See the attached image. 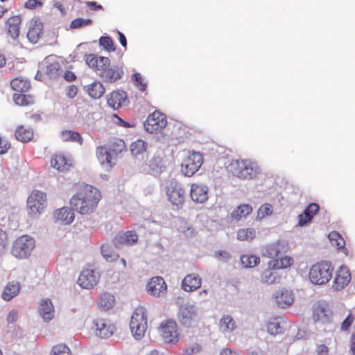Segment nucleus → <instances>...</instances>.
<instances>
[{"mask_svg": "<svg viewBox=\"0 0 355 355\" xmlns=\"http://www.w3.org/2000/svg\"><path fill=\"white\" fill-rule=\"evenodd\" d=\"M102 198L99 189L91 185H80L76 194L70 199L71 209L81 215H90L94 213Z\"/></svg>", "mask_w": 355, "mask_h": 355, "instance_id": "f257e3e1", "label": "nucleus"}, {"mask_svg": "<svg viewBox=\"0 0 355 355\" xmlns=\"http://www.w3.org/2000/svg\"><path fill=\"white\" fill-rule=\"evenodd\" d=\"M293 263V258L288 256L283 257L280 259L270 260L268 263V269L265 270L261 275V282L268 284L279 282L281 276L275 270L287 268Z\"/></svg>", "mask_w": 355, "mask_h": 355, "instance_id": "f03ea898", "label": "nucleus"}, {"mask_svg": "<svg viewBox=\"0 0 355 355\" xmlns=\"http://www.w3.org/2000/svg\"><path fill=\"white\" fill-rule=\"evenodd\" d=\"M229 171L240 179L250 180L258 173V166L251 160L238 159L231 162Z\"/></svg>", "mask_w": 355, "mask_h": 355, "instance_id": "7ed1b4c3", "label": "nucleus"}, {"mask_svg": "<svg viewBox=\"0 0 355 355\" xmlns=\"http://www.w3.org/2000/svg\"><path fill=\"white\" fill-rule=\"evenodd\" d=\"M334 267L331 262L323 261L313 265L309 270L310 281L317 285L327 284L332 277Z\"/></svg>", "mask_w": 355, "mask_h": 355, "instance_id": "20e7f679", "label": "nucleus"}, {"mask_svg": "<svg viewBox=\"0 0 355 355\" xmlns=\"http://www.w3.org/2000/svg\"><path fill=\"white\" fill-rule=\"evenodd\" d=\"M147 313L144 307L139 306L135 309L130 322V328L132 336L137 340H140L144 336L147 330Z\"/></svg>", "mask_w": 355, "mask_h": 355, "instance_id": "39448f33", "label": "nucleus"}, {"mask_svg": "<svg viewBox=\"0 0 355 355\" xmlns=\"http://www.w3.org/2000/svg\"><path fill=\"white\" fill-rule=\"evenodd\" d=\"M35 245L33 238L28 235H22L17 238L13 243L11 253L18 259L28 258Z\"/></svg>", "mask_w": 355, "mask_h": 355, "instance_id": "423d86ee", "label": "nucleus"}, {"mask_svg": "<svg viewBox=\"0 0 355 355\" xmlns=\"http://www.w3.org/2000/svg\"><path fill=\"white\" fill-rule=\"evenodd\" d=\"M46 204V193L33 190L27 199L28 214L31 217H37L44 211Z\"/></svg>", "mask_w": 355, "mask_h": 355, "instance_id": "0eeeda50", "label": "nucleus"}, {"mask_svg": "<svg viewBox=\"0 0 355 355\" xmlns=\"http://www.w3.org/2000/svg\"><path fill=\"white\" fill-rule=\"evenodd\" d=\"M203 162L202 155L196 152H189L181 164V171L187 177L194 175Z\"/></svg>", "mask_w": 355, "mask_h": 355, "instance_id": "6e6552de", "label": "nucleus"}, {"mask_svg": "<svg viewBox=\"0 0 355 355\" xmlns=\"http://www.w3.org/2000/svg\"><path fill=\"white\" fill-rule=\"evenodd\" d=\"M166 125L167 119L166 115L159 110H155L150 114L144 122L146 130L151 134L161 132Z\"/></svg>", "mask_w": 355, "mask_h": 355, "instance_id": "1a4fd4ad", "label": "nucleus"}, {"mask_svg": "<svg viewBox=\"0 0 355 355\" xmlns=\"http://www.w3.org/2000/svg\"><path fill=\"white\" fill-rule=\"evenodd\" d=\"M166 193L168 201L177 209L182 207L185 200V192L182 186L177 182H171L166 187Z\"/></svg>", "mask_w": 355, "mask_h": 355, "instance_id": "9d476101", "label": "nucleus"}, {"mask_svg": "<svg viewBox=\"0 0 355 355\" xmlns=\"http://www.w3.org/2000/svg\"><path fill=\"white\" fill-rule=\"evenodd\" d=\"M159 331L165 343H178L179 333L177 323L174 320H166L162 322L159 327Z\"/></svg>", "mask_w": 355, "mask_h": 355, "instance_id": "9b49d317", "label": "nucleus"}, {"mask_svg": "<svg viewBox=\"0 0 355 355\" xmlns=\"http://www.w3.org/2000/svg\"><path fill=\"white\" fill-rule=\"evenodd\" d=\"M96 156L101 166L105 171H110L116 164V159L112 156L105 146H99L96 149Z\"/></svg>", "mask_w": 355, "mask_h": 355, "instance_id": "f8f14e48", "label": "nucleus"}, {"mask_svg": "<svg viewBox=\"0 0 355 355\" xmlns=\"http://www.w3.org/2000/svg\"><path fill=\"white\" fill-rule=\"evenodd\" d=\"M146 291L152 296L160 297L166 293L167 285L162 277H153L148 281Z\"/></svg>", "mask_w": 355, "mask_h": 355, "instance_id": "ddd939ff", "label": "nucleus"}, {"mask_svg": "<svg viewBox=\"0 0 355 355\" xmlns=\"http://www.w3.org/2000/svg\"><path fill=\"white\" fill-rule=\"evenodd\" d=\"M99 274L92 269H84L78 279L80 287L86 289L94 288L99 280Z\"/></svg>", "mask_w": 355, "mask_h": 355, "instance_id": "4468645a", "label": "nucleus"}, {"mask_svg": "<svg viewBox=\"0 0 355 355\" xmlns=\"http://www.w3.org/2000/svg\"><path fill=\"white\" fill-rule=\"evenodd\" d=\"M351 274L345 266H341L336 272L332 287L334 290L340 291L347 286L350 282Z\"/></svg>", "mask_w": 355, "mask_h": 355, "instance_id": "2eb2a0df", "label": "nucleus"}, {"mask_svg": "<svg viewBox=\"0 0 355 355\" xmlns=\"http://www.w3.org/2000/svg\"><path fill=\"white\" fill-rule=\"evenodd\" d=\"M209 189L202 183H193L190 188L191 200L196 203H203L208 199Z\"/></svg>", "mask_w": 355, "mask_h": 355, "instance_id": "dca6fc26", "label": "nucleus"}, {"mask_svg": "<svg viewBox=\"0 0 355 355\" xmlns=\"http://www.w3.org/2000/svg\"><path fill=\"white\" fill-rule=\"evenodd\" d=\"M87 64L92 69L103 72L110 65V59L104 56H97L94 54L86 55L85 58Z\"/></svg>", "mask_w": 355, "mask_h": 355, "instance_id": "f3484780", "label": "nucleus"}, {"mask_svg": "<svg viewBox=\"0 0 355 355\" xmlns=\"http://www.w3.org/2000/svg\"><path fill=\"white\" fill-rule=\"evenodd\" d=\"M43 23L39 18L31 19L27 33V37L32 43H37L44 34Z\"/></svg>", "mask_w": 355, "mask_h": 355, "instance_id": "a211bd4d", "label": "nucleus"}, {"mask_svg": "<svg viewBox=\"0 0 355 355\" xmlns=\"http://www.w3.org/2000/svg\"><path fill=\"white\" fill-rule=\"evenodd\" d=\"M101 78L107 83H115L122 78L123 70L122 66L113 65L105 68L103 72H100Z\"/></svg>", "mask_w": 355, "mask_h": 355, "instance_id": "6ab92c4d", "label": "nucleus"}, {"mask_svg": "<svg viewBox=\"0 0 355 355\" xmlns=\"http://www.w3.org/2000/svg\"><path fill=\"white\" fill-rule=\"evenodd\" d=\"M138 236L135 231L129 230L119 233L113 239V243L116 248L123 245H132L137 242Z\"/></svg>", "mask_w": 355, "mask_h": 355, "instance_id": "aec40b11", "label": "nucleus"}, {"mask_svg": "<svg viewBox=\"0 0 355 355\" xmlns=\"http://www.w3.org/2000/svg\"><path fill=\"white\" fill-rule=\"evenodd\" d=\"M51 165L60 172H67L72 167V161L62 154H55L51 159Z\"/></svg>", "mask_w": 355, "mask_h": 355, "instance_id": "412c9836", "label": "nucleus"}, {"mask_svg": "<svg viewBox=\"0 0 355 355\" xmlns=\"http://www.w3.org/2000/svg\"><path fill=\"white\" fill-rule=\"evenodd\" d=\"M202 280L198 274L191 273L186 275L181 283L182 288L187 292H192L201 286Z\"/></svg>", "mask_w": 355, "mask_h": 355, "instance_id": "4be33fe9", "label": "nucleus"}, {"mask_svg": "<svg viewBox=\"0 0 355 355\" xmlns=\"http://www.w3.org/2000/svg\"><path fill=\"white\" fill-rule=\"evenodd\" d=\"M96 334L101 338H107L112 335L114 326L109 324L103 318H96L94 320Z\"/></svg>", "mask_w": 355, "mask_h": 355, "instance_id": "5701e85b", "label": "nucleus"}, {"mask_svg": "<svg viewBox=\"0 0 355 355\" xmlns=\"http://www.w3.org/2000/svg\"><path fill=\"white\" fill-rule=\"evenodd\" d=\"M319 209L320 207L318 204L314 202L309 204L304 212L298 216V225L304 226L311 223L314 215L319 211Z\"/></svg>", "mask_w": 355, "mask_h": 355, "instance_id": "b1692460", "label": "nucleus"}, {"mask_svg": "<svg viewBox=\"0 0 355 355\" xmlns=\"http://www.w3.org/2000/svg\"><path fill=\"white\" fill-rule=\"evenodd\" d=\"M127 99V94L123 91H114L107 96V102L114 110L119 109Z\"/></svg>", "mask_w": 355, "mask_h": 355, "instance_id": "393cba45", "label": "nucleus"}, {"mask_svg": "<svg viewBox=\"0 0 355 355\" xmlns=\"http://www.w3.org/2000/svg\"><path fill=\"white\" fill-rule=\"evenodd\" d=\"M180 321L186 326H189L196 317L195 307L191 305L182 306L180 309Z\"/></svg>", "mask_w": 355, "mask_h": 355, "instance_id": "a878e982", "label": "nucleus"}, {"mask_svg": "<svg viewBox=\"0 0 355 355\" xmlns=\"http://www.w3.org/2000/svg\"><path fill=\"white\" fill-rule=\"evenodd\" d=\"M71 207H62L56 210L55 217L57 220H60L62 223L69 225L74 220L75 215Z\"/></svg>", "mask_w": 355, "mask_h": 355, "instance_id": "bb28decb", "label": "nucleus"}, {"mask_svg": "<svg viewBox=\"0 0 355 355\" xmlns=\"http://www.w3.org/2000/svg\"><path fill=\"white\" fill-rule=\"evenodd\" d=\"M15 137L17 140L23 143H27L33 139L34 130L32 128L23 125H19L15 132Z\"/></svg>", "mask_w": 355, "mask_h": 355, "instance_id": "cd10ccee", "label": "nucleus"}, {"mask_svg": "<svg viewBox=\"0 0 355 355\" xmlns=\"http://www.w3.org/2000/svg\"><path fill=\"white\" fill-rule=\"evenodd\" d=\"M39 312L44 320L49 321L54 316V307L49 299L42 300L40 304Z\"/></svg>", "mask_w": 355, "mask_h": 355, "instance_id": "c85d7f7f", "label": "nucleus"}, {"mask_svg": "<svg viewBox=\"0 0 355 355\" xmlns=\"http://www.w3.org/2000/svg\"><path fill=\"white\" fill-rule=\"evenodd\" d=\"M21 22V19L19 15L12 16L8 19L6 21L8 33L12 38L16 39L18 37Z\"/></svg>", "mask_w": 355, "mask_h": 355, "instance_id": "c756f323", "label": "nucleus"}, {"mask_svg": "<svg viewBox=\"0 0 355 355\" xmlns=\"http://www.w3.org/2000/svg\"><path fill=\"white\" fill-rule=\"evenodd\" d=\"M275 300L279 306L282 308L289 306L294 301L293 293L287 290L278 291L275 295Z\"/></svg>", "mask_w": 355, "mask_h": 355, "instance_id": "7c9ffc66", "label": "nucleus"}, {"mask_svg": "<svg viewBox=\"0 0 355 355\" xmlns=\"http://www.w3.org/2000/svg\"><path fill=\"white\" fill-rule=\"evenodd\" d=\"M125 147V144L123 139L114 138L109 142L107 148L112 153V156H114L117 159L119 155L126 150Z\"/></svg>", "mask_w": 355, "mask_h": 355, "instance_id": "2f4dec72", "label": "nucleus"}, {"mask_svg": "<svg viewBox=\"0 0 355 355\" xmlns=\"http://www.w3.org/2000/svg\"><path fill=\"white\" fill-rule=\"evenodd\" d=\"M115 304L114 296L109 293L105 292L101 294L98 302V308L102 311H108L114 307Z\"/></svg>", "mask_w": 355, "mask_h": 355, "instance_id": "473e14b6", "label": "nucleus"}, {"mask_svg": "<svg viewBox=\"0 0 355 355\" xmlns=\"http://www.w3.org/2000/svg\"><path fill=\"white\" fill-rule=\"evenodd\" d=\"M20 288L21 286L19 282H11L8 283L2 293V298L6 301L11 300L19 293Z\"/></svg>", "mask_w": 355, "mask_h": 355, "instance_id": "72a5a7b5", "label": "nucleus"}, {"mask_svg": "<svg viewBox=\"0 0 355 355\" xmlns=\"http://www.w3.org/2000/svg\"><path fill=\"white\" fill-rule=\"evenodd\" d=\"M10 86L13 90L19 93H25L30 89L31 83L26 78L17 77L11 81Z\"/></svg>", "mask_w": 355, "mask_h": 355, "instance_id": "f704fd0d", "label": "nucleus"}, {"mask_svg": "<svg viewBox=\"0 0 355 355\" xmlns=\"http://www.w3.org/2000/svg\"><path fill=\"white\" fill-rule=\"evenodd\" d=\"M252 211V207L250 205L242 204L234 209L231 214V216L234 219L239 220L242 218H245L247 216L250 214Z\"/></svg>", "mask_w": 355, "mask_h": 355, "instance_id": "c9c22d12", "label": "nucleus"}, {"mask_svg": "<svg viewBox=\"0 0 355 355\" xmlns=\"http://www.w3.org/2000/svg\"><path fill=\"white\" fill-rule=\"evenodd\" d=\"M87 92L93 98H99L105 93V88L103 84L98 81H95L87 85Z\"/></svg>", "mask_w": 355, "mask_h": 355, "instance_id": "e433bc0d", "label": "nucleus"}, {"mask_svg": "<svg viewBox=\"0 0 355 355\" xmlns=\"http://www.w3.org/2000/svg\"><path fill=\"white\" fill-rule=\"evenodd\" d=\"M13 101L16 105L19 106H27L33 104L35 102L33 96L24 94V93L15 94Z\"/></svg>", "mask_w": 355, "mask_h": 355, "instance_id": "4c0bfd02", "label": "nucleus"}, {"mask_svg": "<svg viewBox=\"0 0 355 355\" xmlns=\"http://www.w3.org/2000/svg\"><path fill=\"white\" fill-rule=\"evenodd\" d=\"M219 327L223 331H232L236 329V324L232 317L227 315L220 318Z\"/></svg>", "mask_w": 355, "mask_h": 355, "instance_id": "58836bf2", "label": "nucleus"}, {"mask_svg": "<svg viewBox=\"0 0 355 355\" xmlns=\"http://www.w3.org/2000/svg\"><path fill=\"white\" fill-rule=\"evenodd\" d=\"M62 139L64 141H73L82 144L83 139L78 132L70 130H65L61 132Z\"/></svg>", "mask_w": 355, "mask_h": 355, "instance_id": "ea45409f", "label": "nucleus"}, {"mask_svg": "<svg viewBox=\"0 0 355 355\" xmlns=\"http://www.w3.org/2000/svg\"><path fill=\"white\" fill-rule=\"evenodd\" d=\"M179 232L185 238H193L197 235V231L193 227L192 225L189 224L187 221H182L179 226Z\"/></svg>", "mask_w": 355, "mask_h": 355, "instance_id": "a19ab883", "label": "nucleus"}, {"mask_svg": "<svg viewBox=\"0 0 355 355\" xmlns=\"http://www.w3.org/2000/svg\"><path fill=\"white\" fill-rule=\"evenodd\" d=\"M280 318H273L267 323V331L271 335H277L282 333Z\"/></svg>", "mask_w": 355, "mask_h": 355, "instance_id": "79ce46f5", "label": "nucleus"}, {"mask_svg": "<svg viewBox=\"0 0 355 355\" xmlns=\"http://www.w3.org/2000/svg\"><path fill=\"white\" fill-rule=\"evenodd\" d=\"M147 143L142 139H137L130 145V151L133 155H139L145 153L147 150Z\"/></svg>", "mask_w": 355, "mask_h": 355, "instance_id": "37998d69", "label": "nucleus"}, {"mask_svg": "<svg viewBox=\"0 0 355 355\" xmlns=\"http://www.w3.org/2000/svg\"><path fill=\"white\" fill-rule=\"evenodd\" d=\"M236 237L239 241H252L256 237V231L253 228L239 229Z\"/></svg>", "mask_w": 355, "mask_h": 355, "instance_id": "c03bdc74", "label": "nucleus"}, {"mask_svg": "<svg viewBox=\"0 0 355 355\" xmlns=\"http://www.w3.org/2000/svg\"><path fill=\"white\" fill-rule=\"evenodd\" d=\"M279 243H272L266 246L264 249L263 254L265 257L272 259H279L277 257L280 254V248Z\"/></svg>", "mask_w": 355, "mask_h": 355, "instance_id": "a18cd8bd", "label": "nucleus"}, {"mask_svg": "<svg viewBox=\"0 0 355 355\" xmlns=\"http://www.w3.org/2000/svg\"><path fill=\"white\" fill-rule=\"evenodd\" d=\"M241 262L245 268H253L260 262L259 257L251 254H244L241 257Z\"/></svg>", "mask_w": 355, "mask_h": 355, "instance_id": "49530a36", "label": "nucleus"}, {"mask_svg": "<svg viewBox=\"0 0 355 355\" xmlns=\"http://www.w3.org/2000/svg\"><path fill=\"white\" fill-rule=\"evenodd\" d=\"M329 239L333 246H335L338 249L345 248V241L337 232H330L329 234Z\"/></svg>", "mask_w": 355, "mask_h": 355, "instance_id": "de8ad7c7", "label": "nucleus"}, {"mask_svg": "<svg viewBox=\"0 0 355 355\" xmlns=\"http://www.w3.org/2000/svg\"><path fill=\"white\" fill-rule=\"evenodd\" d=\"M149 168L153 171H161L165 168L163 157L160 155H155L149 162Z\"/></svg>", "mask_w": 355, "mask_h": 355, "instance_id": "09e8293b", "label": "nucleus"}, {"mask_svg": "<svg viewBox=\"0 0 355 355\" xmlns=\"http://www.w3.org/2000/svg\"><path fill=\"white\" fill-rule=\"evenodd\" d=\"M101 253L107 261L116 260L119 257V254L114 252L112 248L107 244H104L101 246Z\"/></svg>", "mask_w": 355, "mask_h": 355, "instance_id": "8fccbe9b", "label": "nucleus"}, {"mask_svg": "<svg viewBox=\"0 0 355 355\" xmlns=\"http://www.w3.org/2000/svg\"><path fill=\"white\" fill-rule=\"evenodd\" d=\"M93 23V21L90 19L76 18L73 19L70 24V28L71 29H78L85 26H90Z\"/></svg>", "mask_w": 355, "mask_h": 355, "instance_id": "3c124183", "label": "nucleus"}, {"mask_svg": "<svg viewBox=\"0 0 355 355\" xmlns=\"http://www.w3.org/2000/svg\"><path fill=\"white\" fill-rule=\"evenodd\" d=\"M51 355H71V350L64 344H58L52 347Z\"/></svg>", "mask_w": 355, "mask_h": 355, "instance_id": "603ef678", "label": "nucleus"}, {"mask_svg": "<svg viewBox=\"0 0 355 355\" xmlns=\"http://www.w3.org/2000/svg\"><path fill=\"white\" fill-rule=\"evenodd\" d=\"M99 43L101 46L109 52L114 51L115 50L114 42L110 37H101L99 40Z\"/></svg>", "mask_w": 355, "mask_h": 355, "instance_id": "864d4df0", "label": "nucleus"}, {"mask_svg": "<svg viewBox=\"0 0 355 355\" xmlns=\"http://www.w3.org/2000/svg\"><path fill=\"white\" fill-rule=\"evenodd\" d=\"M272 207L269 203H264L259 208L257 215L259 218H263L272 213Z\"/></svg>", "mask_w": 355, "mask_h": 355, "instance_id": "5fc2aeb1", "label": "nucleus"}, {"mask_svg": "<svg viewBox=\"0 0 355 355\" xmlns=\"http://www.w3.org/2000/svg\"><path fill=\"white\" fill-rule=\"evenodd\" d=\"M132 80H134L135 85L141 92H144L146 89L147 83L144 81V79L140 73H134Z\"/></svg>", "mask_w": 355, "mask_h": 355, "instance_id": "6e6d98bb", "label": "nucleus"}, {"mask_svg": "<svg viewBox=\"0 0 355 355\" xmlns=\"http://www.w3.org/2000/svg\"><path fill=\"white\" fill-rule=\"evenodd\" d=\"M10 148V142L0 135V155L6 154Z\"/></svg>", "mask_w": 355, "mask_h": 355, "instance_id": "4d7b16f0", "label": "nucleus"}, {"mask_svg": "<svg viewBox=\"0 0 355 355\" xmlns=\"http://www.w3.org/2000/svg\"><path fill=\"white\" fill-rule=\"evenodd\" d=\"M200 346L198 344H193L184 349V353L188 355H193L198 353L200 351Z\"/></svg>", "mask_w": 355, "mask_h": 355, "instance_id": "13d9d810", "label": "nucleus"}, {"mask_svg": "<svg viewBox=\"0 0 355 355\" xmlns=\"http://www.w3.org/2000/svg\"><path fill=\"white\" fill-rule=\"evenodd\" d=\"M42 6V2L40 0H28L24 4V7L30 10L35 9Z\"/></svg>", "mask_w": 355, "mask_h": 355, "instance_id": "bf43d9fd", "label": "nucleus"}, {"mask_svg": "<svg viewBox=\"0 0 355 355\" xmlns=\"http://www.w3.org/2000/svg\"><path fill=\"white\" fill-rule=\"evenodd\" d=\"M8 241L7 233L0 229V250H4L8 246Z\"/></svg>", "mask_w": 355, "mask_h": 355, "instance_id": "052dcab7", "label": "nucleus"}, {"mask_svg": "<svg viewBox=\"0 0 355 355\" xmlns=\"http://www.w3.org/2000/svg\"><path fill=\"white\" fill-rule=\"evenodd\" d=\"M230 257V253L225 250H218L215 252V257L223 261H228Z\"/></svg>", "mask_w": 355, "mask_h": 355, "instance_id": "680f3d73", "label": "nucleus"}, {"mask_svg": "<svg viewBox=\"0 0 355 355\" xmlns=\"http://www.w3.org/2000/svg\"><path fill=\"white\" fill-rule=\"evenodd\" d=\"M354 320V317L351 314L348 315V316L342 322L341 329L343 331H347L352 324Z\"/></svg>", "mask_w": 355, "mask_h": 355, "instance_id": "e2e57ef3", "label": "nucleus"}, {"mask_svg": "<svg viewBox=\"0 0 355 355\" xmlns=\"http://www.w3.org/2000/svg\"><path fill=\"white\" fill-rule=\"evenodd\" d=\"M78 94V88L76 85H69L66 89V95L69 98H73Z\"/></svg>", "mask_w": 355, "mask_h": 355, "instance_id": "0e129e2a", "label": "nucleus"}, {"mask_svg": "<svg viewBox=\"0 0 355 355\" xmlns=\"http://www.w3.org/2000/svg\"><path fill=\"white\" fill-rule=\"evenodd\" d=\"M85 5L92 11L103 10V6L101 4H98L96 1H86Z\"/></svg>", "mask_w": 355, "mask_h": 355, "instance_id": "69168bd1", "label": "nucleus"}, {"mask_svg": "<svg viewBox=\"0 0 355 355\" xmlns=\"http://www.w3.org/2000/svg\"><path fill=\"white\" fill-rule=\"evenodd\" d=\"M318 355H328L329 348L324 344L320 345L317 349Z\"/></svg>", "mask_w": 355, "mask_h": 355, "instance_id": "338daca9", "label": "nucleus"}, {"mask_svg": "<svg viewBox=\"0 0 355 355\" xmlns=\"http://www.w3.org/2000/svg\"><path fill=\"white\" fill-rule=\"evenodd\" d=\"M219 355H239V353L230 348L226 347L221 349Z\"/></svg>", "mask_w": 355, "mask_h": 355, "instance_id": "774afa93", "label": "nucleus"}]
</instances>
